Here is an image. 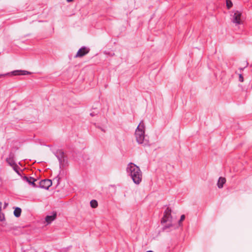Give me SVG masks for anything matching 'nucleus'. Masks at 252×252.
Wrapping results in <instances>:
<instances>
[{
    "label": "nucleus",
    "instance_id": "6e6552de",
    "mask_svg": "<svg viewBox=\"0 0 252 252\" xmlns=\"http://www.w3.org/2000/svg\"><path fill=\"white\" fill-rule=\"evenodd\" d=\"M14 155L13 154H10L9 157L6 158V160L8 164L11 167L14 166L16 164L14 160Z\"/></svg>",
    "mask_w": 252,
    "mask_h": 252
},
{
    "label": "nucleus",
    "instance_id": "f3484780",
    "mask_svg": "<svg viewBox=\"0 0 252 252\" xmlns=\"http://www.w3.org/2000/svg\"><path fill=\"white\" fill-rule=\"evenodd\" d=\"M185 216L184 215H182L181 216V218H180V220H179V223H180L181 222L185 220Z\"/></svg>",
    "mask_w": 252,
    "mask_h": 252
},
{
    "label": "nucleus",
    "instance_id": "4468645a",
    "mask_svg": "<svg viewBox=\"0 0 252 252\" xmlns=\"http://www.w3.org/2000/svg\"><path fill=\"white\" fill-rule=\"evenodd\" d=\"M226 3L228 9H230L233 5V3L230 0H226Z\"/></svg>",
    "mask_w": 252,
    "mask_h": 252
},
{
    "label": "nucleus",
    "instance_id": "1a4fd4ad",
    "mask_svg": "<svg viewBox=\"0 0 252 252\" xmlns=\"http://www.w3.org/2000/svg\"><path fill=\"white\" fill-rule=\"evenodd\" d=\"M22 179L27 182H28L29 184L32 185L33 186H35L34 182L36 181L34 178L30 177H28L26 176L22 177Z\"/></svg>",
    "mask_w": 252,
    "mask_h": 252
},
{
    "label": "nucleus",
    "instance_id": "2eb2a0df",
    "mask_svg": "<svg viewBox=\"0 0 252 252\" xmlns=\"http://www.w3.org/2000/svg\"><path fill=\"white\" fill-rule=\"evenodd\" d=\"M13 169L14 170V171L18 174L20 175V173L19 172V171L18 170V166L16 164L14 166H12Z\"/></svg>",
    "mask_w": 252,
    "mask_h": 252
},
{
    "label": "nucleus",
    "instance_id": "4be33fe9",
    "mask_svg": "<svg viewBox=\"0 0 252 252\" xmlns=\"http://www.w3.org/2000/svg\"><path fill=\"white\" fill-rule=\"evenodd\" d=\"M146 252H153L152 251H147Z\"/></svg>",
    "mask_w": 252,
    "mask_h": 252
},
{
    "label": "nucleus",
    "instance_id": "423d86ee",
    "mask_svg": "<svg viewBox=\"0 0 252 252\" xmlns=\"http://www.w3.org/2000/svg\"><path fill=\"white\" fill-rule=\"evenodd\" d=\"M90 51V49L86 47H83L80 48L77 52L75 57L80 58L87 54Z\"/></svg>",
    "mask_w": 252,
    "mask_h": 252
},
{
    "label": "nucleus",
    "instance_id": "f03ea898",
    "mask_svg": "<svg viewBox=\"0 0 252 252\" xmlns=\"http://www.w3.org/2000/svg\"><path fill=\"white\" fill-rule=\"evenodd\" d=\"M145 131V125L143 122L141 121L137 127L135 132L136 140L139 144H143L144 142Z\"/></svg>",
    "mask_w": 252,
    "mask_h": 252
},
{
    "label": "nucleus",
    "instance_id": "aec40b11",
    "mask_svg": "<svg viewBox=\"0 0 252 252\" xmlns=\"http://www.w3.org/2000/svg\"><path fill=\"white\" fill-rule=\"evenodd\" d=\"M1 203L0 202V211H1Z\"/></svg>",
    "mask_w": 252,
    "mask_h": 252
},
{
    "label": "nucleus",
    "instance_id": "a211bd4d",
    "mask_svg": "<svg viewBox=\"0 0 252 252\" xmlns=\"http://www.w3.org/2000/svg\"><path fill=\"white\" fill-rule=\"evenodd\" d=\"M4 219V216L3 214L0 213V220L2 221Z\"/></svg>",
    "mask_w": 252,
    "mask_h": 252
},
{
    "label": "nucleus",
    "instance_id": "6ab92c4d",
    "mask_svg": "<svg viewBox=\"0 0 252 252\" xmlns=\"http://www.w3.org/2000/svg\"><path fill=\"white\" fill-rule=\"evenodd\" d=\"M68 2H71L73 1L74 0H66Z\"/></svg>",
    "mask_w": 252,
    "mask_h": 252
},
{
    "label": "nucleus",
    "instance_id": "ddd939ff",
    "mask_svg": "<svg viewBox=\"0 0 252 252\" xmlns=\"http://www.w3.org/2000/svg\"><path fill=\"white\" fill-rule=\"evenodd\" d=\"M91 206L93 208H95L98 205L97 202L95 200H92L90 202Z\"/></svg>",
    "mask_w": 252,
    "mask_h": 252
},
{
    "label": "nucleus",
    "instance_id": "f8f14e48",
    "mask_svg": "<svg viewBox=\"0 0 252 252\" xmlns=\"http://www.w3.org/2000/svg\"><path fill=\"white\" fill-rule=\"evenodd\" d=\"M22 210L21 208L16 207L15 208L14 211V215L16 217H19L21 215Z\"/></svg>",
    "mask_w": 252,
    "mask_h": 252
},
{
    "label": "nucleus",
    "instance_id": "0eeeda50",
    "mask_svg": "<svg viewBox=\"0 0 252 252\" xmlns=\"http://www.w3.org/2000/svg\"><path fill=\"white\" fill-rule=\"evenodd\" d=\"M52 184V181L49 179H45L40 182V187L41 188L47 189Z\"/></svg>",
    "mask_w": 252,
    "mask_h": 252
},
{
    "label": "nucleus",
    "instance_id": "9d476101",
    "mask_svg": "<svg viewBox=\"0 0 252 252\" xmlns=\"http://www.w3.org/2000/svg\"><path fill=\"white\" fill-rule=\"evenodd\" d=\"M56 217V214H54L51 216H47L45 218V220L47 224H50L52 221H53Z\"/></svg>",
    "mask_w": 252,
    "mask_h": 252
},
{
    "label": "nucleus",
    "instance_id": "20e7f679",
    "mask_svg": "<svg viewBox=\"0 0 252 252\" xmlns=\"http://www.w3.org/2000/svg\"><path fill=\"white\" fill-rule=\"evenodd\" d=\"M171 214V210L168 208H167L164 211V216L161 220V223H167V227L172 225V217Z\"/></svg>",
    "mask_w": 252,
    "mask_h": 252
},
{
    "label": "nucleus",
    "instance_id": "7ed1b4c3",
    "mask_svg": "<svg viewBox=\"0 0 252 252\" xmlns=\"http://www.w3.org/2000/svg\"><path fill=\"white\" fill-rule=\"evenodd\" d=\"M231 21L235 26L238 27L242 25L244 22L242 13L238 10H235L232 12L230 15Z\"/></svg>",
    "mask_w": 252,
    "mask_h": 252
},
{
    "label": "nucleus",
    "instance_id": "f257e3e1",
    "mask_svg": "<svg viewBox=\"0 0 252 252\" xmlns=\"http://www.w3.org/2000/svg\"><path fill=\"white\" fill-rule=\"evenodd\" d=\"M126 171L134 184H140L142 180V173L139 166L133 163H129L127 165Z\"/></svg>",
    "mask_w": 252,
    "mask_h": 252
},
{
    "label": "nucleus",
    "instance_id": "9b49d317",
    "mask_svg": "<svg viewBox=\"0 0 252 252\" xmlns=\"http://www.w3.org/2000/svg\"><path fill=\"white\" fill-rule=\"evenodd\" d=\"M226 180L224 178L220 177L219 179L218 182V187L219 188H222L223 187V184L225 183Z\"/></svg>",
    "mask_w": 252,
    "mask_h": 252
},
{
    "label": "nucleus",
    "instance_id": "412c9836",
    "mask_svg": "<svg viewBox=\"0 0 252 252\" xmlns=\"http://www.w3.org/2000/svg\"><path fill=\"white\" fill-rule=\"evenodd\" d=\"M4 205H5V207H6L7 206V203H5Z\"/></svg>",
    "mask_w": 252,
    "mask_h": 252
},
{
    "label": "nucleus",
    "instance_id": "dca6fc26",
    "mask_svg": "<svg viewBox=\"0 0 252 252\" xmlns=\"http://www.w3.org/2000/svg\"><path fill=\"white\" fill-rule=\"evenodd\" d=\"M239 80L241 82H243L244 81V78L242 75L241 74L239 75Z\"/></svg>",
    "mask_w": 252,
    "mask_h": 252
},
{
    "label": "nucleus",
    "instance_id": "39448f33",
    "mask_svg": "<svg viewBox=\"0 0 252 252\" xmlns=\"http://www.w3.org/2000/svg\"><path fill=\"white\" fill-rule=\"evenodd\" d=\"M31 73L26 70H17L12 71L11 72L7 73L6 74H0V78L4 77L6 75H12L14 76L17 75H26L30 74Z\"/></svg>",
    "mask_w": 252,
    "mask_h": 252
}]
</instances>
